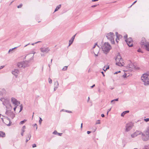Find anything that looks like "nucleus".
<instances>
[{"mask_svg": "<svg viewBox=\"0 0 149 149\" xmlns=\"http://www.w3.org/2000/svg\"><path fill=\"white\" fill-rule=\"evenodd\" d=\"M34 55H32L30 54L27 55L25 56V58H29L31 57L30 59L28 61H23L18 62L17 64V66L19 68H25L29 66V62L32 60L33 58Z\"/></svg>", "mask_w": 149, "mask_h": 149, "instance_id": "nucleus-1", "label": "nucleus"}, {"mask_svg": "<svg viewBox=\"0 0 149 149\" xmlns=\"http://www.w3.org/2000/svg\"><path fill=\"white\" fill-rule=\"evenodd\" d=\"M0 100L2 102L3 105L6 106V109H12V107L11 106L9 100L7 98L1 97L0 99Z\"/></svg>", "mask_w": 149, "mask_h": 149, "instance_id": "nucleus-2", "label": "nucleus"}, {"mask_svg": "<svg viewBox=\"0 0 149 149\" xmlns=\"http://www.w3.org/2000/svg\"><path fill=\"white\" fill-rule=\"evenodd\" d=\"M101 48L104 53L107 54L111 49V47L108 42H105L101 46Z\"/></svg>", "mask_w": 149, "mask_h": 149, "instance_id": "nucleus-3", "label": "nucleus"}, {"mask_svg": "<svg viewBox=\"0 0 149 149\" xmlns=\"http://www.w3.org/2000/svg\"><path fill=\"white\" fill-rule=\"evenodd\" d=\"M141 47L149 51V43L147 42L145 38H143L140 43Z\"/></svg>", "mask_w": 149, "mask_h": 149, "instance_id": "nucleus-4", "label": "nucleus"}, {"mask_svg": "<svg viewBox=\"0 0 149 149\" xmlns=\"http://www.w3.org/2000/svg\"><path fill=\"white\" fill-rule=\"evenodd\" d=\"M141 79L144 82V85H149V75L144 74L141 77Z\"/></svg>", "mask_w": 149, "mask_h": 149, "instance_id": "nucleus-5", "label": "nucleus"}, {"mask_svg": "<svg viewBox=\"0 0 149 149\" xmlns=\"http://www.w3.org/2000/svg\"><path fill=\"white\" fill-rule=\"evenodd\" d=\"M116 64L119 66H121L123 65L124 62L123 60L121 58L120 55L118 54L116 58Z\"/></svg>", "mask_w": 149, "mask_h": 149, "instance_id": "nucleus-6", "label": "nucleus"}, {"mask_svg": "<svg viewBox=\"0 0 149 149\" xmlns=\"http://www.w3.org/2000/svg\"><path fill=\"white\" fill-rule=\"evenodd\" d=\"M106 36L107 37V39L109 40L110 41L111 44H114V38L115 36L113 33L110 32L106 34Z\"/></svg>", "mask_w": 149, "mask_h": 149, "instance_id": "nucleus-7", "label": "nucleus"}, {"mask_svg": "<svg viewBox=\"0 0 149 149\" xmlns=\"http://www.w3.org/2000/svg\"><path fill=\"white\" fill-rule=\"evenodd\" d=\"M141 138L143 141H146L149 140V134L146 131L143 133L141 132Z\"/></svg>", "mask_w": 149, "mask_h": 149, "instance_id": "nucleus-8", "label": "nucleus"}, {"mask_svg": "<svg viewBox=\"0 0 149 149\" xmlns=\"http://www.w3.org/2000/svg\"><path fill=\"white\" fill-rule=\"evenodd\" d=\"M11 110L9 109H6V114L13 119L15 117V115L13 112L10 111Z\"/></svg>", "mask_w": 149, "mask_h": 149, "instance_id": "nucleus-9", "label": "nucleus"}, {"mask_svg": "<svg viewBox=\"0 0 149 149\" xmlns=\"http://www.w3.org/2000/svg\"><path fill=\"white\" fill-rule=\"evenodd\" d=\"M133 125V124L132 123H130L127 124L125 127L126 131L127 132L129 131L132 128Z\"/></svg>", "mask_w": 149, "mask_h": 149, "instance_id": "nucleus-10", "label": "nucleus"}, {"mask_svg": "<svg viewBox=\"0 0 149 149\" xmlns=\"http://www.w3.org/2000/svg\"><path fill=\"white\" fill-rule=\"evenodd\" d=\"M125 41L129 47H130L133 46V41L132 38H130L128 39H125Z\"/></svg>", "mask_w": 149, "mask_h": 149, "instance_id": "nucleus-11", "label": "nucleus"}, {"mask_svg": "<svg viewBox=\"0 0 149 149\" xmlns=\"http://www.w3.org/2000/svg\"><path fill=\"white\" fill-rule=\"evenodd\" d=\"M127 68L130 71H132L133 69L136 68L135 66L132 63H130L127 66Z\"/></svg>", "mask_w": 149, "mask_h": 149, "instance_id": "nucleus-12", "label": "nucleus"}, {"mask_svg": "<svg viewBox=\"0 0 149 149\" xmlns=\"http://www.w3.org/2000/svg\"><path fill=\"white\" fill-rule=\"evenodd\" d=\"M11 101L15 106H18L20 104V102L14 97L11 98Z\"/></svg>", "mask_w": 149, "mask_h": 149, "instance_id": "nucleus-13", "label": "nucleus"}, {"mask_svg": "<svg viewBox=\"0 0 149 149\" xmlns=\"http://www.w3.org/2000/svg\"><path fill=\"white\" fill-rule=\"evenodd\" d=\"M41 52L43 53H47L49 51L50 49L48 47H41L40 49Z\"/></svg>", "mask_w": 149, "mask_h": 149, "instance_id": "nucleus-14", "label": "nucleus"}, {"mask_svg": "<svg viewBox=\"0 0 149 149\" xmlns=\"http://www.w3.org/2000/svg\"><path fill=\"white\" fill-rule=\"evenodd\" d=\"M141 132L137 131L131 135V136L132 138H134L139 135L141 134Z\"/></svg>", "mask_w": 149, "mask_h": 149, "instance_id": "nucleus-15", "label": "nucleus"}, {"mask_svg": "<svg viewBox=\"0 0 149 149\" xmlns=\"http://www.w3.org/2000/svg\"><path fill=\"white\" fill-rule=\"evenodd\" d=\"M12 73L16 77H17V74L19 73V71L17 69H15L14 71H12Z\"/></svg>", "mask_w": 149, "mask_h": 149, "instance_id": "nucleus-16", "label": "nucleus"}, {"mask_svg": "<svg viewBox=\"0 0 149 149\" xmlns=\"http://www.w3.org/2000/svg\"><path fill=\"white\" fill-rule=\"evenodd\" d=\"M76 34L74 35L71 38L70 40L69 41V46H70L73 43Z\"/></svg>", "mask_w": 149, "mask_h": 149, "instance_id": "nucleus-17", "label": "nucleus"}, {"mask_svg": "<svg viewBox=\"0 0 149 149\" xmlns=\"http://www.w3.org/2000/svg\"><path fill=\"white\" fill-rule=\"evenodd\" d=\"M27 137L26 138V142H27L29 141L31 137V135L30 134H29L27 135Z\"/></svg>", "mask_w": 149, "mask_h": 149, "instance_id": "nucleus-18", "label": "nucleus"}, {"mask_svg": "<svg viewBox=\"0 0 149 149\" xmlns=\"http://www.w3.org/2000/svg\"><path fill=\"white\" fill-rule=\"evenodd\" d=\"M5 134L4 132L0 131V137H3L5 136Z\"/></svg>", "mask_w": 149, "mask_h": 149, "instance_id": "nucleus-19", "label": "nucleus"}, {"mask_svg": "<svg viewBox=\"0 0 149 149\" xmlns=\"http://www.w3.org/2000/svg\"><path fill=\"white\" fill-rule=\"evenodd\" d=\"M129 111H124L121 113V116H124L125 114L129 113Z\"/></svg>", "mask_w": 149, "mask_h": 149, "instance_id": "nucleus-20", "label": "nucleus"}, {"mask_svg": "<svg viewBox=\"0 0 149 149\" xmlns=\"http://www.w3.org/2000/svg\"><path fill=\"white\" fill-rule=\"evenodd\" d=\"M61 5H59L57 6H56V9L55 10L54 12H55L57 11L60 8H61Z\"/></svg>", "mask_w": 149, "mask_h": 149, "instance_id": "nucleus-21", "label": "nucleus"}, {"mask_svg": "<svg viewBox=\"0 0 149 149\" xmlns=\"http://www.w3.org/2000/svg\"><path fill=\"white\" fill-rule=\"evenodd\" d=\"M58 83L57 81H55L54 83V86L58 87Z\"/></svg>", "mask_w": 149, "mask_h": 149, "instance_id": "nucleus-22", "label": "nucleus"}, {"mask_svg": "<svg viewBox=\"0 0 149 149\" xmlns=\"http://www.w3.org/2000/svg\"><path fill=\"white\" fill-rule=\"evenodd\" d=\"M2 92L0 91V94L1 95H3V93H4L6 92V90L4 88H3L2 89Z\"/></svg>", "mask_w": 149, "mask_h": 149, "instance_id": "nucleus-23", "label": "nucleus"}, {"mask_svg": "<svg viewBox=\"0 0 149 149\" xmlns=\"http://www.w3.org/2000/svg\"><path fill=\"white\" fill-rule=\"evenodd\" d=\"M26 120H26L24 119V120L21 121L20 122V124H23V123H24L26 121Z\"/></svg>", "mask_w": 149, "mask_h": 149, "instance_id": "nucleus-24", "label": "nucleus"}, {"mask_svg": "<svg viewBox=\"0 0 149 149\" xmlns=\"http://www.w3.org/2000/svg\"><path fill=\"white\" fill-rule=\"evenodd\" d=\"M118 100V98H116V99H114V100H112L111 101V102H114V101H117Z\"/></svg>", "mask_w": 149, "mask_h": 149, "instance_id": "nucleus-25", "label": "nucleus"}, {"mask_svg": "<svg viewBox=\"0 0 149 149\" xmlns=\"http://www.w3.org/2000/svg\"><path fill=\"white\" fill-rule=\"evenodd\" d=\"M67 66H65L62 69V70L64 71L66 70L67 69Z\"/></svg>", "mask_w": 149, "mask_h": 149, "instance_id": "nucleus-26", "label": "nucleus"}, {"mask_svg": "<svg viewBox=\"0 0 149 149\" xmlns=\"http://www.w3.org/2000/svg\"><path fill=\"white\" fill-rule=\"evenodd\" d=\"M122 37V36L121 35L119 34L118 36V38L116 37V38H117L118 39V40H119L120 38H121Z\"/></svg>", "mask_w": 149, "mask_h": 149, "instance_id": "nucleus-27", "label": "nucleus"}, {"mask_svg": "<svg viewBox=\"0 0 149 149\" xmlns=\"http://www.w3.org/2000/svg\"><path fill=\"white\" fill-rule=\"evenodd\" d=\"M144 120L146 122H148L149 121V118H145L144 119Z\"/></svg>", "mask_w": 149, "mask_h": 149, "instance_id": "nucleus-28", "label": "nucleus"}, {"mask_svg": "<svg viewBox=\"0 0 149 149\" xmlns=\"http://www.w3.org/2000/svg\"><path fill=\"white\" fill-rule=\"evenodd\" d=\"M20 110L19 111V112H20L22 111V110L23 106H22V104H21L20 105Z\"/></svg>", "mask_w": 149, "mask_h": 149, "instance_id": "nucleus-29", "label": "nucleus"}, {"mask_svg": "<svg viewBox=\"0 0 149 149\" xmlns=\"http://www.w3.org/2000/svg\"><path fill=\"white\" fill-rule=\"evenodd\" d=\"M42 121V118H40V120L39 121V122L40 125L41 124Z\"/></svg>", "mask_w": 149, "mask_h": 149, "instance_id": "nucleus-30", "label": "nucleus"}, {"mask_svg": "<svg viewBox=\"0 0 149 149\" xmlns=\"http://www.w3.org/2000/svg\"><path fill=\"white\" fill-rule=\"evenodd\" d=\"M49 82L50 84H51L52 82V80L50 78H49Z\"/></svg>", "mask_w": 149, "mask_h": 149, "instance_id": "nucleus-31", "label": "nucleus"}, {"mask_svg": "<svg viewBox=\"0 0 149 149\" xmlns=\"http://www.w3.org/2000/svg\"><path fill=\"white\" fill-rule=\"evenodd\" d=\"M22 3L20 4L19 5L17 6V8H20L22 7Z\"/></svg>", "mask_w": 149, "mask_h": 149, "instance_id": "nucleus-32", "label": "nucleus"}, {"mask_svg": "<svg viewBox=\"0 0 149 149\" xmlns=\"http://www.w3.org/2000/svg\"><path fill=\"white\" fill-rule=\"evenodd\" d=\"M17 47H14V48H13L12 49H10L9 51L8 52H11V51H12L13 49H15V48H17Z\"/></svg>", "mask_w": 149, "mask_h": 149, "instance_id": "nucleus-33", "label": "nucleus"}, {"mask_svg": "<svg viewBox=\"0 0 149 149\" xmlns=\"http://www.w3.org/2000/svg\"><path fill=\"white\" fill-rule=\"evenodd\" d=\"M58 132H57L55 130L54 131V132H53V134H57Z\"/></svg>", "mask_w": 149, "mask_h": 149, "instance_id": "nucleus-34", "label": "nucleus"}, {"mask_svg": "<svg viewBox=\"0 0 149 149\" xmlns=\"http://www.w3.org/2000/svg\"><path fill=\"white\" fill-rule=\"evenodd\" d=\"M100 120H97L96 123V124H100Z\"/></svg>", "mask_w": 149, "mask_h": 149, "instance_id": "nucleus-35", "label": "nucleus"}, {"mask_svg": "<svg viewBox=\"0 0 149 149\" xmlns=\"http://www.w3.org/2000/svg\"><path fill=\"white\" fill-rule=\"evenodd\" d=\"M41 42V41H38L36 42H35V43H32L31 44V45H33L35 44H37L38 43H39V42Z\"/></svg>", "mask_w": 149, "mask_h": 149, "instance_id": "nucleus-36", "label": "nucleus"}, {"mask_svg": "<svg viewBox=\"0 0 149 149\" xmlns=\"http://www.w3.org/2000/svg\"><path fill=\"white\" fill-rule=\"evenodd\" d=\"M127 34L124 36V38H125V39H128L127 38Z\"/></svg>", "mask_w": 149, "mask_h": 149, "instance_id": "nucleus-37", "label": "nucleus"}, {"mask_svg": "<svg viewBox=\"0 0 149 149\" xmlns=\"http://www.w3.org/2000/svg\"><path fill=\"white\" fill-rule=\"evenodd\" d=\"M146 132H147L149 134V126L147 128L146 130Z\"/></svg>", "mask_w": 149, "mask_h": 149, "instance_id": "nucleus-38", "label": "nucleus"}, {"mask_svg": "<svg viewBox=\"0 0 149 149\" xmlns=\"http://www.w3.org/2000/svg\"><path fill=\"white\" fill-rule=\"evenodd\" d=\"M33 126L35 127H36V130L37 129V125L36 124H35L34 125H33Z\"/></svg>", "mask_w": 149, "mask_h": 149, "instance_id": "nucleus-39", "label": "nucleus"}, {"mask_svg": "<svg viewBox=\"0 0 149 149\" xmlns=\"http://www.w3.org/2000/svg\"><path fill=\"white\" fill-rule=\"evenodd\" d=\"M98 5H99V4L93 5V6H91V7L92 8H94V7H95L97 6Z\"/></svg>", "mask_w": 149, "mask_h": 149, "instance_id": "nucleus-40", "label": "nucleus"}, {"mask_svg": "<svg viewBox=\"0 0 149 149\" xmlns=\"http://www.w3.org/2000/svg\"><path fill=\"white\" fill-rule=\"evenodd\" d=\"M116 37H118V36L119 35L118 34V33L117 32H116Z\"/></svg>", "mask_w": 149, "mask_h": 149, "instance_id": "nucleus-41", "label": "nucleus"}, {"mask_svg": "<svg viewBox=\"0 0 149 149\" xmlns=\"http://www.w3.org/2000/svg\"><path fill=\"white\" fill-rule=\"evenodd\" d=\"M62 133H58L57 134L59 136H61L62 135Z\"/></svg>", "mask_w": 149, "mask_h": 149, "instance_id": "nucleus-42", "label": "nucleus"}, {"mask_svg": "<svg viewBox=\"0 0 149 149\" xmlns=\"http://www.w3.org/2000/svg\"><path fill=\"white\" fill-rule=\"evenodd\" d=\"M36 144H34L33 145V148H35V147H36Z\"/></svg>", "mask_w": 149, "mask_h": 149, "instance_id": "nucleus-43", "label": "nucleus"}, {"mask_svg": "<svg viewBox=\"0 0 149 149\" xmlns=\"http://www.w3.org/2000/svg\"><path fill=\"white\" fill-rule=\"evenodd\" d=\"M66 111L67 112L69 113H72V112L71 111H69V110H66Z\"/></svg>", "mask_w": 149, "mask_h": 149, "instance_id": "nucleus-44", "label": "nucleus"}, {"mask_svg": "<svg viewBox=\"0 0 149 149\" xmlns=\"http://www.w3.org/2000/svg\"><path fill=\"white\" fill-rule=\"evenodd\" d=\"M15 106V107L14 108H13V109H14V111H15V110H16V108H17V107L18 106H17V105H16V106Z\"/></svg>", "mask_w": 149, "mask_h": 149, "instance_id": "nucleus-45", "label": "nucleus"}, {"mask_svg": "<svg viewBox=\"0 0 149 149\" xmlns=\"http://www.w3.org/2000/svg\"><path fill=\"white\" fill-rule=\"evenodd\" d=\"M57 88H58V87H55V86H54V91H55Z\"/></svg>", "mask_w": 149, "mask_h": 149, "instance_id": "nucleus-46", "label": "nucleus"}, {"mask_svg": "<svg viewBox=\"0 0 149 149\" xmlns=\"http://www.w3.org/2000/svg\"><path fill=\"white\" fill-rule=\"evenodd\" d=\"M4 67V65H3V66H1L0 67V70H1V69H2V68H3Z\"/></svg>", "mask_w": 149, "mask_h": 149, "instance_id": "nucleus-47", "label": "nucleus"}, {"mask_svg": "<svg viewBox=\"0 0 149 149\" xmlns=\"http://www.w3.org/2000/svg\"><path fill=\"white\" fill-rule=\"evenodd\" d=\"M26 128V127L25 126H23L22 127V129L23 130H24Z\"/></svg>", "mask_w": 149, "mask_h": 149, "instance_id": "nucleus-48", "label": "nucleus"}, {"mask_svg": "<svg viewBox=\"0 0 149 149\" xmlns=\"http://www.w3.org/2000/svg\"><path fill=\"white\" fill-rule=\"evenodd\" d=\"M91 131H88L87 132V133L88 134H90L91 133Z\"/></svg>", "mask_w": 149, "mask_h": 149, "instance_id": "nucleus-49", "label": "nucleus"}, {"mask_svg": "<svg viewBox=\"0 0 149 149\" xmlns=\"http://www.w3.org/2000/svg\"><path fill=\"white\" fill-rule=\"evenodd\" d=\"M137 51H138V52H141V49H138V50H137Z\"/></svg>", "mask_w": 149, "mask_h": 149, "instance_id": "nucleus-50", "label": "nucleus"}, {"mask_svg": "<svg viewBox=\"0 0 149 149\" xmlns=\"http://www.w3.org/2000/svg\"><path fill=\"white\" fill-rule=\"evenodd\" d=\"M109 66H108L107 68H106V70H104L105 71H106V70H107L108 69H109Z\"/></svg>", "mask_w": 149, "mask_h": 149, "instance_id": "nucleus-51", "label": "nucleus"}, {"mask_svg": "<svg viewBox=\"0 0 149 149\" xmlns=\"http://www.w3.org/2000/svg\"><path fill=\"white\" fill-rule=\"evenodd\" d=\"M126 75H127L126 74H124V75H123V77H126Z\"/></svg>", "mask_w": 149, "mask_h": 149, "instance_id": "nucleus-52", "label": "nucleus"}, {"mask_svg": "<svg viewBox=\"0 0 149 149\" xmlns=\"http://www.w3.org/2000/svg\"><path fill=\"white\" fill-rule=\"evenodd\" d=\"M101 116L102 117H104V114H102L101 115Z\"/></svg>", "mask_w": 149, "mask_h": 149, "instance_id": "nucleus-53", "label": "nucleus"}, {"mask_svg": "<svg viewBox=\"0 0 149 149\" xmlns=\"http://www.w3.org/2000/svg\"><path fill=\"white\" fill-rule=\"evenodd\" d=\"M95 84H93L92 86H91V88H92L94 87L95 86Z\"/></svg>", "mask_w": 149, "mask_h": 149, "instance_id": "nucleus-54", "label": "nucleus"}, {"mask_svg": "<svg viewBox=\"0 0 149 149\" xmlns=\"http://www.w3.org/2000/svg\"><path fill=\"white\" fill-rule=\"evenodd\" d=\"M98 0H92V2H95V1H97Z\"/></svg>", "mask_w": 149, "mask_h": 149, "instance_id": "nucleus-55", "label": "nucleus"}, {"mask_svg": "<svg viewBox=\"0 0 149 149\" xmlns=\"http://www.w3.org/2000/svg\"><path fill=\"white\" fill-rule=\"evenodd\" d=\"M116 42L117 43H118V39L117 38H116Z\"/></svg>", "mask_w": 149, "mask_h": 149, "instance_id": "nucleus-56", "label": "nucleus"}, {"mask_svg": "<svg viewBox=\"0 0 149 149\" xmlns=\"http://www.w3.org/2000/svg\"><path fill=\"white\" fill-rule=\"evenodd\" d=\"M97 45V43H96V44H95V45H94V46H93V48H95V47L96 46V45Z\"/></svg>", "mask_w": 149, "mask_h": 149, "instance_id": "nucleus-57", "label": "nucleus"}, {"mask_svg": "<svg viewBox=\"0 0 149 149\" xmlns=\"http://www.w3.org/2000/svg\"><path fill=\"white\" fill-rule=\"evenodd\" d=\"M10 123H10L9 124L7 125L8 126H9L10 125V123Z\"/></svg>", "mask_w": 149, "mask_h": 149, "instance_id": "nucleus-58", "label": "nucleus"}, {"mask_svg": "<svg viewBox=\"0 0 149 149\" xmlns=\"http://www.w3.org/2000/svg\"><path fill=\"white\" fill-rule=\"evenodd\" d=\"M101 73L102 74H103V75L104 77L105 76V75L104 73V72H101Z\"/></svg>", "mask_w": 149, "mask_h": 149, "instance_id": "nucleus-59", "label": "nucleus"}, {"mask_svg": "<svg viewBox=\"0 0 149 149\" xmlns=\"http://www.w3.org/2000/svg\"><path fill=\"white\" fill-rule=\"evenodd\" d=\"M21 134L22 136H23L24 134V132H22Z\"/></svg>", "mask_w": 149, "mask_h": 149, "instance_id": "nucleus-60", "label": "nucleus"}, {"mask_svg": "<svg viewBox=\"0 0 149 149\" xmlns=\"http://www.w3.org/2000/svg\"><path fill=\"white\" fill-rule=\"evenodd\" d=\"M137 1H135L132 4V5H133Z\"/></svg>", "mask_w": 149, "mask_h": 149, "instance_id": "nucleus-61", "label": "nucleus"}, {"mask_svg": "<svg viewBox=\"0 0 149 149\" xmlns=\"http://www.w3.org/2000/svg\"><path fill=\"white\" fill-rule=\"evenodd\" d=\"M111 108L108 109L107 110V111L109 112V111H111Z\"/></svg>", "mask_w": 149, "mask_h": 149, "instance_id": "nucleus-62", "label": "nucleus"}, {"mask_svg": "<svg viewBox=\"0 0 149 149\" xmlns=\"http://www.w3.org/2000/svg\"><path fill=\"white\" fill-rule=\"evenodd\" d=\"M90 100V97H88V100H87V102H88Z\"/></svg>", "mask_w": 149, "mask_h": 149, "instance_id": "nucleus-63", "label": "nucleus"}, {"mask_svg": "<svg viewBox=\"0 0 149 149\" xmlns=\"http://www.w3.org/2000/svg\"><path fill=\"white\" fill-rule=\"evenodd\" d=\"M23 130V129H22V132H25V130Z\"/></svg>", "mask_w": 149, "mask_h": 149, "instance_id": "nucleus-64", "label": "nucleus"}]
</instances>
